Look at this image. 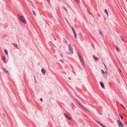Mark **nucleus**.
Listing matches in <instances>:
<instances>
[{
    "instance_id": "1",
    "label": "nucleus",
    "mask_w": 127,
    "mask_h": 127,
    "mask_svg": "<svg viewBox=\"0 0 127 127\" xmlns=\"http://www.w3.org/2000/svg\"><path fill=\"white\" fill-rule=\"evenodd\" d=\"M18 17L19 19L21 21L24 23L26 24V22L25 21V19L23 16L20 15L19 14H18Z\"/></svg>"
},
{
    "instance_id": "2",
    "label": "nucleus",
    "mask_w": 127,
    "mask_h": 127,
    "mask_svg": "<svg viewBox=\"0 0 127 127\" xmlns=\"http://www.w3.org/2000/svg\"><path fill=\"white\" fill-rule=\"evenodd\" d=\"M68 46L69 47V51L70 52V53L71 54H73V49L72 47L71 46V45L70 44H69L68 45Z\"/></svg>"
},
{
    "instance_id": "3",
    "label": "nucleus",
    "mask_w": 127,
    "mask_h": 127,
    "mask_svg": "<svg viewBox=\"0 0 127 127\" xmlns=\"http://www.w3.org/2000/svg\"><path fill=\"white\" fill-rule=\"evenodd\" d=\"M64 115L65 117L67 119L69 120H72V118L71 117H69L68 115H67V114L66 113H64Z\"/></svg>"
},
{
    "instance_id": "4",
    "label": "nucleus",
    "mask_w": 127,
    "mask_h": 127,
    "mask_svg": "<svg viewBox=\"0 0 127 127\" xmlns=\"http://www.w3.org/2000/svg\"><path fill=\"white\" fill-rule=\"evenodd\" d=\"M71 28L73 31V33L74 34V35L75 38L76 39L77 38V35H76V33L75 31L74 30V29L73 27H71Z\"/></svg>"
},
{
    "instance_id": "5",
    "label": "nucleus",
    "mask_w": 127,
    "mask_h": 127,
    "mask_svg": "<svg viewBox=\"0 0 127 127\" xmlns=\"http://www.w3.org/2000/svg\"><path fill=\"white\" fill-rule=\"evenodd\" d=\"M71 28L73 31V33L74 34V35L75 38L76 39L77 38V35H76V33L75 31L74 30V29L73 27H71Z\"/></svg>"
},
{
    "instance_id": "6",
    "label": "nucleus",
    "mask_w": 127,
    "mask_h": 127,
    "mask_svg": "<svg viewBox=\"0 0 127 127\" xmlns=\"http://www.w3.org/2000/svg\"><path fill=\"white\" fill-rule=\"evenodd\" d=\"M71 28L73 31V33L74 34V35L75 38L76 39L77 38V35H76V33L75 31L74 30V29L73 27H71Z\"/></svg>"
},
{
    "instance_id": "7",
    "label": "nucleus",
    "mask_w": 127,
    "mask_h": 127,
    "mask_svg": "<svg viewBox=\"0 0 127 127\" xmlns=\"http://www.w3.org/2000/svg\"><path fill=\"white\" fill-rule=\"evenodd\" d=\"M79 58L80 59V61H81V63L82 64V65L83 66H84V64L83 62V61L82 60V59L81 58V57L79 55Z\"/></svg>"
},
{
    "instance_id": "8",
    "label": "nucleus",
    "mask_w": 127,
    "mask_h": 127,
    "mask_svg": "<svg viewBox=\"0 0 127 127\" xmlns=\"http://www.w3.org/2000/svg\"><path fill=\"white\" fill-rule=\"evenodd\" d=\"M96 122L98 124H99L101 126L103 127H106L105 125H104L103 124H101L100 122H99V121L97 120H96Z\"/></svg>"
},
{
    "instance_id": "9",
    "label": "nucleus",
    "mask_w": 127,
    "mask_h": 127,
    "mask_svg": "<svg viewBox=\"0 0 127 127\" xmlns=\"http://www.w3.org/2000/svg\"><path fill=\"white\" fill-rule=\"evenodd\" d=\"M100 85L102 87V88H104L105 87V86L103 83L102 82H100Z\"/></svg>"
},
{
    "instance_id": "10",
    "label": "nucleus",
    "mask_w": 127,
    "mask_h": 127,
    "mask_svg": "<svg viewBox=\"0 0 127 127\" xmlns=\"http://www.w3.org/2000/svg\"><path fill=\"white\" fill-rule=\"evenodd\" d=\"M123 126L124 124L121 122H120L119 124V127H123Z\"/></svg>"
},
{
    "instance_id": "11",
    "label": "nucleus",
    "mask_w": 127,
    "mask_h": 127,
    "mask_svg": "<svg viewBox=\"0 0 127 127\" xmlns=\"http://www.w3.org/2000/svg\"><path fill=\"white\" fill-rule=\"evenodd\" d=\"M12 44L17 49H18V46L17 44L16 43H12Z\"/></svg>"
},
{
    "instance_id": "12",
    "label": "nucleus",
    "mask_w": 127,
    "mask_h": 127,
    "mask_svg": "<svg viewBox=\"0 0 127 127\" xmlns=\"http://www.w3.org/2000/svg\"><path fill=\"white\" fill-rule=\"evenodd\" d=\"M41 71L43 75H44L46 71L44 69H42L41 70Z\"/></svg>"
},
{
    "instance_id": "13",
    "label": "nucleus",
    "mask_w": 127,
    "mask_h": 127,
    "mask_svg": "<svg viewBox=\"0 0 127 127\" xmlns=\"http://www.w3.org/2000/svg\"><path fill=\"white\" fill-rule=\"evenodd\" d=\"M2 69L4 72H6V73L8 74L9 73L8 71L5 68H3Z\"/></svg>"
},
{
    "instance_id": "14",
    "label": "nucleus",
    "mask_w": 127,
    "mask_h": 127,
    "mask_svg": "<svg viewBox=\"0 0 127 127\" xmlns=\"http://www.w3.org/2000/svg\"><path fill=\"white\" fill-rule=\"evenodd\" d=\"M93 58H94L95 59V60H97L98 59V58L97 57H96L95 56H93Z\"/></svg>"
},
{
    "instance_id": "15",
    "label": "nucleus",
    "mask_w": 127,
    "mask_h": 127,
    "mask_svg": "<svg viewBox=\"0 0 127 127\" xmlns=\"http://www.w3.org/2000/svg\"><path fill=\"white\" fill-rule=\"evenodd\" d=\"M4 52L6 55H7L8 54V52L7 50L6 49L4 50Z\"/></svg>"
},
{
    "instance_id": "16",
    "label": "nucleus",
    "mask_w": 127,
    "mask_h": 127,
    "mask_svg": "<svg viewBox=\"0 0 127 127\" xmlns=\"http://www.w3.org/2000/svg\"><path fill=\"white\" fill-rule=\"evenodd\" d=\"M104 12H105V13L107 14V16H108V13L107 12V10L106 9H105V10Z\"/></svg>"
},
{
    "instance_id": "17",
    "label": "nucleus",
    "mask_w": 127,
    "mask_h": 127,
    "mask_svg": "<svg viewBox=\"0 0 127 127\" xmlns=\"http://www.w3.org/2000/svg\"><path fill=\"white\" fill-rule=\"evenodd\" d=\"M99 33L101 35V36H103V33H102V31H100V32H99Z\"/></svg>"
},
{
    "instance_id": "18",
    "label": "nucleus",
    "mask_w": 127,
    "mask_h": 127,
    "mask_svg": "<svg viewBox=\"0 0 127 127\" xmlns=\"http://www.w3.org/2000/svg\"><path fill=\"white\" fill-rule=\"evenodd\" d=\"M2 60L4 61V62H5V58L4 56H2Z\"/></svg>"
},
{
    "instance_id": "19",
    "label": "nucleus",
    "mask_w": 127,
    "mask_h": 127,
    "mask_svg": "<svg viewBox=\"0 0 127 127\" xmlns=\"http://www.w3.org/2000/svg\"><path fill=\"white\" fill-rule=\"evenodd\" d=\"M117 123H118V125H119V123H120V122H121L119 120H118L117 121Z\"/></svg>"
},
{
    "instance_id": "20",
    "label": "nucleus",
    "mask_w": 127,
    "mask_h": 127,
    "mask_svg": "<svg viewBox=\"0 0 127 127\" xmlns=\"http://www.w3.org/2000/svg\"><path fill=\"white\" fill-rule=\"evenodd\" d=\"M119 116H120L121 119L122 120H123V117H122V116L121 115V114H119Z\"/></svg>"
},
{
    "instance_id": "21",
    "label": "nucleus",
    "mask_w": 127,
    "mask_h": 127,
    "mask_svg": "<svg viewBox=\"0 0 127 127\" xmlns=\"http://www.w3.org/2000/svg\"><path fill=\"white\" fill-rule=\"evenodd\" d=\"M121 106L124 109H125V107L122 104H120Z\"/></svg>"
},
{
    "instance_id": "22",
    "label": "nucleus",
    "mask_w": 127,
    "mask_h": 127,
    "mask_svg": "<svg viewBox=\"0 0 127 127\" xmlns=\"http://www.w3.org/2000/svg\"><path fill=\"white\" fill-rule=\"evenodd\" d=\"M64 8V9L66 10L67 12H68V11L66 9L64 6L63 7Z\"/></svg>"
},
{
    "instance_id": "23",
    "label": "nucleus",
    "mask_w": 127,
    "mask_h": 127,
    "mask_svg": "<svg viewBox=\"0 0 127 127\" xmlns=\"http://www.w3.org/2000/svg\"><path fill=\"white\" fill-rule=\"evenodd\" d=\"M101 71L102 72V73L103 74H105V72L102 69L101 70Z\"/></svg>"
},
{
    "instance_id": "24",
    "label": "nucleus",
    "mask_w": 127,
    "mask_h": 127,
    "mask_svg": "<svg viewBox=\"0 0 127 127\" xmlns=\"http://www.w3.org/2000/svg\"><path fill=\"white\" fill-rule=\"evenodd\" d=\"M75 0L77 3H79V0Z\"/></svg>"
},
{
    "instance_id": "25",
    "label": "nucleus",
    "mask_w": 127,
    "mask_h": 127,
    "mask_svg": "<svg viewBox=\"0 0 127 127\" xmlns=\"http://www.w3.org/2000/svg\"><path fill=\"white\" fill-rule=\"evenodd\" d=\"M32 11L33 12V14L36 16V13H35V12L34 11H33V10Z\"/></svg>"
},
{
    "instance_id": "26",
    "label": "nucleus",
    "mask_w": 127,
    "mask_h": 127,
    "mask_svg": "<svg viewBox=\"0 0 127 127\" xmlns=\"http://www.w3.org/2000/svg\"><path fill=\"white\" fill-rule=\"evenodd\" d=\"M88 12L89 13V14H91L92 15H93L90 12L89 10H88Z\"/></svg>"
},
{
    "instance_id": "27",
    "label": "nucleus",
    "mask_w": 127,
    "mask_h": 127,
    "mask_svg": "<svg viewBox=\"0 0 127 127\" xmlns=\"http://www.w3.org/2000/svg\"><path fill=\"white\" fill-rule=\"evenodd\" d=\"M60 61H61V62L63 63H64V61L63 60H60Z\"/></svg>"
},
{
    "instance_id": "28",
    "label": "nucleus",
    "mask_w": 127,
    "mask_h": 127,
    "mask_svg": "<svg viewBox=\"0 0 127 127\" xmlns=\"http://www.w3.org/2000/svg\"><path fill=\"white\" fill-rule=\"evenodd\" d=\"M116 49L118 51H119V49L118 48V47H116Z\"/></svg>"
},
{
    "instance_id": "29",
    "label": "nucleus",
    "mask_w": 127,
    "mask_h": 127,
    "mask_svg": "<svg viewBox=\"0 0 127 127\" xmlns=\"http://www.w3.org/2000/svg\"><path fill=\"white\" fill-rule=\"evenodd\" d=\"M121 38H122V40H123V41H124V39L123 38V37L121 36Z\"/></svg>"
},
{
    "instance_id": "30",
    "label": "nucleus",
    "mask_w": 127,
    "mask_h": 127,
    "mask_svg": "<svg viewBox=\"0 0 127 127\" xmlns=\"http://www.w3.org/2000/svg\"><path fill=\"white\" fill-rule=\"evenodd\" d=\"M40 100L41 101H43V99L42 98H40Z\"/></svg>"
},
{
    "instance_id": "31",
    "label": "nucleus",
    "mask_w": 127,
    "mask_h": 127,
    "mask_svg": "<svg viewBox=\"0 0 127 127\" xmlns=\"http://www.w3.org/2000/svg\"><path fill=\"white\" fill-rule=\"evenodd\" d=\"M119 71H120V72H122V71L120 69H119Z\"/></svg>"
},
{
    "instance_id": "32",
    "label": "nucleus",
    "mask_w": 127,
    "mask_h": 127,
    "mask_svg": "<svg viewBox=\"0 0 127 127\" xmlns=\"http://www.w3.org/2000/svg\"><path fill=\"white\" fill-rule=\"evenodd\" d=\"M75 100L77 102H78V101L77 99H75Z\"/></svg>"
},
{
    "instance_id": "33",
    "label": "nucleus",
    "mask_w": 127,
    "mask_h": 127,
    "mask_svg": "<svg viewBox=\"0 0 127 127\" xmlns=\"http://www.w3.org/2000/svg\"><path fill=\"white\" fill-rule=\"evenodd\" d=\"M79 105L80 106H81V105H82V104H81V103H79Z\"/></svg>"
},
{
    "instance_id": "34",
    "label": "nucleus",
    "mask_w": 127,
    "mask_h": 127,
    "mask_svg": "<svg viewBox=\"0 0 127 127\" xmlns=\"http://www.w3.org/2000/svg\"><path fill=\"white\" fill-rule=\"evenodd\" d=\"M86 111L88 112H89V111L88 109H86Z\"/></svg>"
},
{
    "instance_id": "35",
    "label": "nucleus",
    "mask_w": 127,
    "mask_h": 127,
    "mask_svg": "<svg viewBox=\"0 0 127 127\" xmlns=\"http://www.w3.org/2000/svg\"><path fill=\"white\" fill-rule=\"evenodd\" d=\"M103 64H104V65H105V67L106 68H107V67L106 66V65L105 64H104V63H103Z\"/></svg>"
},
{
    "instance_id": "36",
    "label": "nucleus",
    "mask_w": 127,
    "mask_h": 127,
    "mask_svg": "<svg viewBox=\"0 0 127 127\" xmlns=\"http://www.w3.org/2000/svg\"><path fill=\"white\" fill-rule=\"evenodd\" d=\"M81 106L82 107V108H84V106L82 105Z\"/></svg>"
},
{
    "instance_id": "37",
    "label": "nucleus",
    "mask_w": 127,
    "mask_h": 127,
    "mask_svg": "<svg viewBox=\"0 0 127 127\" xmlns=\"http://www.w3.org/2000/svg\"><path fill=\"white\" fill-rule=\"evenodd\" d=\"M47 1L48 2H50V0H47Z\"/></svg>"
},
{
    "instance_id": "38",
    "label": "nucleus",
    "mask_w": 127,
    "mask_h": 127,
    "mask_svg": "<svg viewBox=\"0 0 127 127\" xmlns=\"http://www.w3.org/2000/svg\"><path fill=\"white\" fill-rule=\"evenodd\" d=\"M125 115L126 117H127V115L125 114Z\"/></svg>"
},
{
    "instance_id": "39",
    "label": "nucleus",
    "mask_w": 127,
    "mask_h": 127,
    "mask_svg": "<svg viewBox=\"0 0 127 127\" xmlns=\"http://www.w3.org/2000/svg\"><path fill=\"white\" fill-rule=\"evenodd\" d=\"M68 79H69L70 80H71V79L70 78V77H68Z\"/></svg>"
},
{
    "instance_id": "40",
    "label": "nucleus",
    "mask_w": 127,
    "mask_h": 127,
    "mask_svg": "<svg viewBox=\"0 0 127 127\" xmlns=\"http://www.w3.org/2000/svg\"><path fill=\"white\" fill-rule=\"evenodd\" d=\"M60 56L62 57H63V55L62 54H60Z\"/></svg>"
},
{
    "instance_id": "41",
    "label": "nucleus",
    "mask_w": 127,
    "mask_h": 127,
    "mask_svg": "<svg viewBox=\"0 0 127 127\" xmlns=\"http://www.w3.org/2000/svg\"><path fill=\"white\" fill-rule=\"evenodd\" d=\"M67 23H68V24L69 25V26H70V25H69V23L68 22H67Z\"/></svg>"
},
{
    "instance_id": "42",
    "label": "nucleus",
    "mask_w": 127,
    "mask_h": 127,
    "mask_svg": "<svg viewBox=\"0 0 127 127\" xmlns=\"http://www.w3.org/2000/svg\"><path fill=\"white\" fill-rule=\"evenodd\" d=\"M84 109L85 110H86V109H86L85 108H84Z\"/></svg>"
},
{
    "instance_id": "43",
    "label": "nucleus",
    "mask_w": 127,
    "mask_h": 127,
    "mask_svg": "<svg viewBox=\"0 0 127 127\" xmlns=\"http://www.w3.org/2000/svg\"><path fill=\"white\" fill-rule=\"evenodd\" d=\"M125 123L126 124V125H127V123H126V122H125Z\"/></svg>"
},
{
    "instance_id": "44",
    "label": "nucleus",
    "mask_w": 127,
    "mask_h": 127,
    "mask_svg": "<svg viewBox=\"0 0 127 127\" xmlns=\"http://www.w3.org/2000/svg\"><path fill=\"white\" fill-rule=\"evenodd\" d=\"M78 103L79 104V103H80L79 102H78Z\"/></svg>"
},
{
    "instance_id": "45",
    "label": "nucleus",
    "mask_w": 127,
    "mask_h": 127,
    "mask_svg": "<svg viewBox=\"0 0 127 127\" xmlns=\"http://www.w3.org/2000/svg\"><path fill=\"white\" fill-rule=\"evenodd\" d=\"M125 113H124V114H123V115H125Z\"/></svg>"
},
{
    "instance_id": "46",
    "label": "nucleus",
    "mask_w": 127,
    "mask_h": 127,
    "mask_svg": "<svg viewBox=\"0 0 127 127\" xmlns=\"http://www.w3.org/2000/svg\"><path fill=\"white\" fill-rule=\"evenodd\" d=\"M85 107H84V108H83L84 109V108H85Z\"/></svg>"
}]
</instances>
